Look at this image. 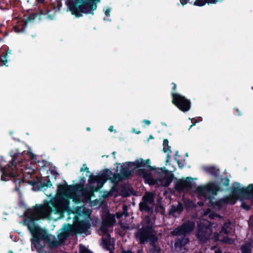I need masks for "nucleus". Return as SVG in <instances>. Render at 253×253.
I'll list each match as a JSON object with an SVG mask.
<instances>
[{
	"mask_svg": "<svg viewBox=\"0 0 253 253\" xmlns=\"http://www.w3.org/2000/svg\"><path fill=\"white\" fill-rule=\"evenodd\" d=\"M99 179V176L96 175H90L89 176L88 178V184L89 186L93 185V184H95L97 180Z\"/></svg>",
	"mask_w": 253,
	"mask_h": 253,
	"instance_id": "nucleus-37",
	"label": "nucleus"
},
{
	"mask_svg": "<svg viewBox=\"0 0 253 253\" xmlns=\"http://www.w3.org/2000/svg\"><path fill=\"white\" fill-rule=\"evenodd\" d=\"M83 167L81 168L80 171L81 172L86 171L87 172H89V171L88 170V168L86 166V164H84Z\"/></svg>",
	"mask_w": 253,
	"mask_h": 253,
	"instance_id": "nucleus-50",
	"label": "nucleus"
},
{
	"mask_svg": "<svg viewBox=\"0 0 253 253\" xmlns=\"http://www.w3.org/2000/svg\"><path fill=\"white\" fill-rule=\"evenodd\" d=\"M153 215V214H148L145 217L144 220L146 222V224H144V225H150L151 227H153V223L151 219V217Z\"/></svg>",
	"mask_w": 253,
	"mask_h": 253,
	"instance_id": "nucleus-38",
	"label": "nucleus"
},
{
	"mask_svg": "<svg viewBox=\"0 0 253 253\" xmlns=\"http://www.w3.org/2000/svg\"><path fill=\"white\" fill-rule=\"evenodd\" d=\"M138 174L142 176L144 178L147 179L150 177V174L145 169H139L137 170Z\"/></svg>",
	"mask_w": 253,
	"mask_h": 253,
	"instance_id": "nucleus-34",
	"label": "nucleus"
},
{
	"mask_svg": "<svg viewBox=\"0 0 253 253\" xmlns=\"http://www.w3.org/2000/svg\"><path fill=\"white\" fill-rule=\"evenodd\" d=\"M65 184L57 185V193L62 196H67L69 194L74 193L76 191H81L83 189V185L77 183L69 185L64 181Z\"/></svg>",
	"mask_w": 253,
	"mask_h": 253,
	"instance_id": "nucleus-9",
	"label": "nucleus"
},
{
	"mask_svg": "<svg viewBox=\"0 0 253 253\" xmlns=\"http://www.w3.org/2000/svg\"><path fill=\"white\" fill-rule=\"evenodd\" d=\"M241 206H242V208L243 209H246V210H247L248 211L250 210V209H251V207L249 205H248L247 204H246L245 203H242Z\"/></svg>",
	"mask_w": 253,
	"mask_h": 253,
	"instance_id": "nucleus-48",
	"label": "nucleus"
},
{
	"mask_svg": "<svg viewBox=\"0 0 253 253\" xmlns=\"http://www.w3.org/2000/svg\"><path fill=\"white\" fill-rule=\"evenodd\" d=\"M135 237L139 240L140 244L150 243L153 239L158 236L154 234V229L150 225H142L141 228L137 230L135 233Z\"/></svg>",
	"mask_w": 253,
	"mask_h": 253,
	"instance_id": "nucleus-7",
	"label": "nucleus"
},
{
	"mask_svg": "<svg viewBox=\"0 0 253 253\" xmlns=\"http://www.w3.org/2000/svg\"><path fill=\"white\" fill-rule=\"evenodd\" d=\"M253 246V242L252 241L245 243L240 248L241 253H252Z\"/></svg>",
	"mask_w": 253,
	"mask_h": 253,
	"instance_id": "nucleus-24",
	"label": "nucleus"
},
{
	"mask_svg": "<svg viewBox=\"0 0 253 253\" xmlns=\"http://www.w3.org/2000/svg\"><path fill=\"white\" fill-rule=\"evenodd\" d=\"M238 199V198L232 195L231 196L224 198L225 204L230 203L231 205H234Z\"/></svg>",
	"mask_w": 253,
	"mask_h": 253,
	"instance_id": "nucleus-31",
	"label": "nucleus"
},
{
	"mask_svg": "<svg viewBox=\"0 0 253 253\" xmlns=\"http://www.w3.org/2000/svg\"><path fill=\"white\" fill-rule=\"evenodd\" d=\"M139 210L142 212L147 213L148 214H154V207L149 206L148 203L140 202L139 204Z\"/></svg>",
	"mask_w": 253,
	"mask_h": 253,
	"instance_id": "nucleus-21",
	"label": "nucleus"
},
{
	"mask_svg": "<svg viewBox=\"0 0 253 253\" xmlns=\"http://www.w3.org/2000/svg\"><path fill=\"white\" fill-rule=\"evenodd\" d=\"M220 235L218 233H215L212 237V239L215 242H221V239H219Z\"/></svg>",
	"mask_w": 253,
	"mask_h": 253,
	"instance_id": "nucleus-44",
	"label": "nucleus"
},
{
	"mask_svg": "<svg viewBox=\"0 0 253 253\" xmlns=\"http://www.w3.org/2000/svg\"><path fill=\"white\" fill-rule=\"evenodd\" d=\"M122 212H124V215L125 216H128L127 213V207L126 205H124L123 207V211Z\"/></svg>",
	"mask_w": 253,
	"mask_h": 253,
	"instance_id": "nucleus-47",
	"label": "nucleus"
},
{
	"mask_svg": "<svg viewBox=\"0 0 253 253\" xmlns=\"http://www.w3.org/2000/svg\"><path fill=\"white\" fill-rule=\"evenodd\" d=\"M0 34H1L3 37L7 36L8 34L7 32V28L3 24H0Z\"/></svg>",
	"mask_w": 253,
	"mask_h": 253,
	"instance_id": "nucleus-36",
	"label": "nucleus"
},
{
	"mask_svg": "<svg viewBox=\"0 0 253 253\" xmlns=\"http://www.w3.org/2000/svg\"><path fill=\"white\" fill-rule=\"evenodd\" d=\"M122 253H135L133 252L131 250H128L127 251L123 250V251H122Z\"/></svg>",
	"mask_w": 253,
	"mask_h": 253,
	"instance_id": "nucleus-60",
	"label": "nucleus"
},
{
	"mask_svg": "<svg viewBox=\"0 0 253 253\" xmlns=\"http://www.w3.org/2000/svg\"><path fill=\"white\" fill-rule=\"evenodd\" d=\"M172 97V103L179 110L186 112L190 110L191 107V102L190 99L176 92H171Z\"/></svg>",
	"mask_w": 253,
	"mask_h": 253,
	"instance_id": "nucleus-8",
	"label": "nucleus"
},
{
	"mask_svg": "<svg viewBox=\"0 0 253 253\" xmlns=\"http://www.w3.org/2000/svg\"><path fill=\"white\" fill-rule=\"evenodd\" d=\"M236 110L237 112L238 113V116H241L242 115V114L241 113V111H240V110L239 109L237 108Z\"/></svg>",
	"mask_w": 253,
	"mask_h": 253,
	"instance_id": "nucleus-63",
	"label": "nucleus"
},
{
	"mask_svg": "<svg viewBox=\"0 0 253 253\" xmlns=\"http://www.w3.org/2000/svg\"><path fill=\"white\" fill-rule=\"evenodd\" d=\"M170 158V155L168 154L166 158V163H169V159Z\"/></svg>",
	"mask_w": 253,
	"mask_h": 253,
	"instance_id": "nucleus-61",
	"label": "nucleus"
},
{
	"mask_svg": "<svg viewBox=\"0 0 253 253\" xmlns=\"http://www.w3.org/2000/svg\"><path fill=\"white\" fill-rule=\"evenodd\" d=\"M90 227L91 224L88 220H80L74 223L75 231L79 234L86 233Z\"/></svg>",
	"mask_w": 253,
	"mask_h": 253,
	"instance_id": "nucleus-13",
	"label": "nucleus"
},
{
	"mask_svg": "<svg viewBox=\"0 0 253 253\" xmlns=\"http://www.w3.org/2000/svg\"><path fill=\"white\" fill-rule=\"evenodd\" d=\"M51 174L54 177L55 179H56L57 176L59 175L58 173L54 170L51 171Z\"/></svg>",
	"mask_w": 253,
	"mask_h": 253,
	"instance_id": "nucleus-52",
	"label": "nucleus"
},
{
	"mask_svg": "<svg viewBox=\"0 0 253 253\" xmlns=\"http://www.w3.org/2000/svg\"><path fill=\"white\" fill-rule=\"evenodd\" d=\"M207 3L206 0H196L194 4L196 6H202Z\"/></svg>",
	"mask_w": 253,
	"mask_h": 253,
	"instance_id": "nucleus-41",
	"label": "nucleus"
},
{
	"mask_svg": "<svg viewBox=\"0 0 253 253\" xmlns=\"http://www.w3.org/2000/svg\"><path fill=\"white\" fill-rule=\"evenodd\" d=\"M163 146L164 152L166 153L168 151L169 153L171 152L170 150V147L169 145V140L167 139H164Z\"/></svg>",
	"mask_w": 253,
	"mask_h": 253,
	"instance_id": "nucleus-35",
	"label": "nucleus"
},
{
	"mask_svg": "<svg viewBox=\"0 0 253 253\" xmlns=\"http://www.w3.org/2000/svg\"><path fill=\"white\" fill-rule=\"evenodd\" d=\"M58 238L60 241H62L64 242L67 238L66 236L62 233H60L58 235Z\"/></svg>",
	"mask_w": 253,
	"mask_h": 253,
	"instance_id": "nucleus-43",
	"label": "nucleus"
},
{
	"mask_svg": "<svg viewBox=\"0 0 253 253\" xmlns=\"http://www.w3.org/2000/svg\"><path fill=\"white\" fill-rule=\"evenodd\" d=\"M231 225V221L228 220V222H225L222 226L221 231L226 235L229 234L228 229L230 228Z\"/></svg>",
	"mask_w": 253,
	"mask_h": 253,
	"instance_id": "nucleus-33",
	"label": "nucleus"
},
{
	"mask_svg": "<svg viewBox=\"0 0 253 253\" xmlns=\"http://www.w3.org/2000/svg\"><path fill=\"white\" fill-rule=\"evenodd\" d=\"M27 183L32 186L33 189L41 190L44 187H48L52 186V183L49 179L43 178L41 176H36L35 178L32 180L27 181Z\"/></svg>",
	"mask_w": 253,
	"mask_h": 253,
	"instance_id": "nucleus-11",
	"label": "nucleus"
},
{
	"mask_svg": "<svg viewBox=\"0 0 253 253\" xmlns=\"http://www.w3.org/2000/svg\"><path fill=\"white\" fill-rule=\"evenodd\" d=\"M209 216L211 219H214L215 217L219 216V215L215 213L212 212L210 213Z\"/></svg>",
	"mask_w": 253,
	"mask_h": 253,
	"instance_id": "nucleus-51",
	"label": "nucleus"
},
{
	"mask_svg": "<svg viewBox=\"0 0 253 253\" xmlns=\"http://www.w3.org/2000/svg\"><path fill=\"white\" fill-rule=\"evenodd\" d=\"M174 187L176 190L178 191H183L185 190L183 179H179L175 184Z\"/></svg>",
	"mask_w": 253,
	"mask_h": 253,
	"instance_id": "nucleus-30",
	"label": "nucleus"
},
{
	"mask_svg": "<svg viewBox=\"0 0 253 253\" xmlns=\"http://www.w3.org/2000/svg\"><path fill=\"white\" fill-rule=\"evenodd\" d=\"M171 85H172V92H175L176 89V84L174 83H172Z\"/></svg>",
	"mask_w": 253,
	"mask_h": 253,
	"instance_id": "nucleus-53",
	"label": "nucleus"
},
{
	"mask_svg": "<svg viewBox=\"0 0 253 253\" xmlns=\"http://www.w3.org/2000/svg\"><path fill=\"white\" fill-rule=\"evenodd\" d=\"M119 175L124 180L128 179L132 175L134 169H130L131 168L126 164V163H123L121 167Z\"/></svg>",
	"mask_w": 253,
	"mask_h": 253,
	"instance_id": "nucleus-16",
	"label": "nucleus"
},
{
	"mask_svg": "<svg viewBox=\"0 0 253 253\" xmlns=\"http://www.w3.org/2000/svg\"><path fill=\"white\" fill-rule=\"evenodd\" d=\"M198 205L200 207H202L204 205V202L203 201H200L198 202Z\"/></svg>",
	"mask_w": 253,
	"mask_h": 253,
	"instance_id": "nucleus-62",
	"label": "nucleus"
},
{
	"mask_svg": "<svg viewBox=\"0 0 253 253\" xmlns=\"http://www.w3.org/2000/svg\"><path fill=\"white\" fill-rule=\"evenodd\" d=\"M19 155L20 153H15L12 154V152H11V162L6 166L0 168L2 173L1 180L6 181L8 179H12L13 182L15 184V190L17 191H20V184L25 182L23 175L21 176L22 174L21 169H19L17 168V164L20 163V161L16 162Z\"/></svg>",
	"mask_w": 253,
	"mask_h": 253,
	"instance_id": "nucleus-2",
	"label": "nucleus"
},
{
	"mask_svg": "<svg viewBox=\"0 0 253 253\" xmlns=\"http://www.w3.org/2000/svg\"><path fill=\"white\" fill-rule=\"evenodd\" d=\"M220 190L218 185L214 183L211 182L204 186H198L195 189V192L197 197L200 199H204L209 200V206L217 210H220L225 204L224 198H221L213 201L215 200L218 192Z\"/></svg>",
	"mask_w": 253,
	"mask_h": 253,
	"instance_id": "nucleus-3",
	"label": "nucleus"
},
{
	"mask_svg": "<svg viewBox=\"0 0 253 253\" xmlns=\"http://www.w3.org/2000/svg\"><path fill=\"white\" fill-rule=\"evenodd\" d=\"M101 0H67L66 4L73 15L77 17H82L84 14H94L97 3Z\"/></svg>",
	"mask_w": 253,
	"mask_h": 253,
	"instance_id": "nucleus-4",
	"label": "nucleus"
},
{
	"mask_svg": "<svg viewBox=\"0 0 253 253\" xmlns=\"http://www.w3.org/2000/svg\"><path fill=\"white\" fill-rule=\"evenodd\" d=\"M154 194L152 192H146L142 197L141 202L152 204L154 202Z\"/></svg>",
	"mask_w": 253,
	"mask_h": 253,
	"instance_id": "nucleus-23",
	"label": "nucleus"
},
{
	"mask_svg": "<svg viewBox=\"0 0 253 253\" xmlns=\"http://www.w3.org/2000/svg\"><path fill=\"white\" fill-rule=\"evenodd\" d=\"M110 13V9L109 8L106 9V10L105 11V14L106 16H109Z\"/></svg>",
	"mask_w": 253,
	"mask_h": 253,
	"instance_id": "nucleus-57",
	"label": "nucleus"
},
{
	"mask_svg": "<svg viewBox=\"0 0 253 253\" xmlns=\"http://www.w3.org/2000/svg\"><path fill=\"white\" fill-rule=\"evenodd\" d=\"M174 159L176 161L179 168L182 169L184 166V164L181 162H180L179 159H177V158H174Z\"/></svg>",
	"mask_w": 253,
	"mask_h": 253,
	"instance_id": "nucleus-45",
	"label": "nucleus"
},
{
	"mask_svg": "<svg viewBox=\"0 0 253 253\" xmlns=\"http://www.w3.org/2000/svg\"><path fill=\"white\" fill-rule=\"evenodd\" d=\"M156 180L153 179V178H151L150 179V182H149V183L150 184H152V185H154L156 183Z\"/></svg>",
	"mask_w": 253,
	"mask_h": 253,
	"instance_id": "nucleus-56",
	"label": "nucleus"
},
{
	"mask_svg": "<svg viewBox=\"0 0 253 253\" xmlns=\"http://www.w3.org/2000/svg\"><path fill=\"white\" fill-rule=\"evenodd\" d=\"M124 215V212H117L116 213V216L118 219H121Z\"/></svg>",
	"mask_w": 253,
	"mask_h": 253,
	"instance_id": "nucleus-49",
	"label": "nucleus"
},
{
	"mask_svg": "<svg viewBox=\"0 0 253 253\" xmlns=\"http://www.w3.org/2000/svg\"><path fill=\"white\" fill-rule=\"evenodd\" d=\"M114 184H117L119 181L123 180L122 177L119 175V173H113L111 179H110Z\"/></svg>",
	"mask_w": 253,
	"mask_h": 253,
	"instance_id": "nucleus-32",
	"label": "nucleus"
},
{
	"mask_svg": "<svg viewBox=\"0 0 253 253\" xmlns=\"http://www.w3.org/2000/svg\"><path fill=\"white\" fill-rule=\"evenodd\" d=\"M211 230L204 224L198 225V230L196 236L201 243H206L209 239L211 234Z\"/></svg>",
	"mask_w": 253,
	"mask_h": 253,
	"instance_id": "nucleus-10",
	"label": "nucleus"
},
{
	"mask_svg": "<svg viewBox=\"0 0 253 253\" xmlns=\"http://www.w3.org/2000/svg\"><path fill=\"white\" fill-rule=\"evenodd\" d=\"M29 155H30V158L33 160H35L37 159V156L36 155L33 154L32 153H30Z\"/></svg>",
	"mask_w": 253,
	"mask_h": 253,
	"instance_id": "nucleus-54",
	"label": "nucleus"
},
{
	"mask_svg": "<svg viewBox=\"0 0 253 253\" xmlns=\"http://www.w3.org/2000/svg\"><path fill=\"white\" fill-rule=\"evenodd\" d=\"M157 170L158 171L157 172H159V170H161L164 174V176L160 181L165 187H168L172 182L174 178V175L165 167L160 169H157Z\"/></svg>",
	"mask_w": 253,
	"mask_h": 253,
	"instance_id": "nucleus-15",
	"label": "nucleus"
},
{
	"mask_svg": "<svg viewBox=\"0 0 253 253\" xmlns=\"http://www.w3.org/2000/svg\"><path fill=\"white\" fill-rule=\"evenodd\" d=\"M218 0H206L208 3H216Z\"/></svg>",
	"mask_w": 253,
	"mask_h": 253,
	"instance_id": "nucleus-55",
	"label": "nucleus"
},
{
	"mask_svg": "<svg viewBox=\"0 0 253 253\" xmlns=\"http://www.w3.org/2000/svg\"><path fill=\"white\" fill-rule=\"evenodd\" d=\"M150 163L151 161L150 159L144 160L142 158H140L139 160H136L133 162H126V164L131 168L132 166H134L135 168L147 167L151 171L158 172L156 168L150 165Z\"/></svg>",
	"mask_w": 253,
	"mask_h": 253,
	"instance_id": "nucleus-12",
	"label": "nucleus"
},
{
	"mask_svg": "<svg viewBox=\"0 0 253 253\" xmlns=\"http://www.w3.org/2000/svg\"><path fill=\"white\" fill-rule=\"evenodd\" d=\"M105 181V180L102 178L101 176H99V179L97 180V182H96L97 183V186L94 185H91L89 186V190L91 192H97L98 189L101 188V187L102 186L104 182Z\"/></svg>",
	"mask_w": 253,
	"mask_h": 253,
	"instance_id": "nucleus-26",
	"label": "nucleus"
},
{
	"mask_svg": "<svg viewBox=\"0 0 253 253\" xmlns=\"http://www.w3.org/2000/svg\"><path fill=\"white\" fill-rule=\"evenodd\" d=\"M245 198L246 199H253V184H250L245 188Z\"/></svg>",
	"mask_w": 253,
	"mask_h": 253,
	"instance_id": "nucleus-27",
	"label": "nucleus"
},
{
	"mask_svg": "<svg viewBox=\"0 0 253 253\" xmlns=\"http://www.w3.org/2000/svg\"><path fill=\"white\" fill-rule=\"evenodd\" d=\"M27 26V22L24 20H19L14 24L11 30L16 33L19 34L24 32Z\"/></svg>",
	"mask_w": 253,
	"mask_h": 253,
	"instance_id": "nucleus-20",
	"label": "nucleus"
},
{
	"mask_svg": "<svg viewBox=\"0 0 253 253\" xmlns=\"http://www.w3.org/2000/svg\"><path fill=\"white\" fill-rule=\"evenodd\" d=\"M158 241L159 238L158 237L149 243V252L150 253H162V250L158 243Z\"/></svg>",
	"mask_w": 253,
	"mask_h": 253,
	"instance_id": "nucleus-19",
	"label": "nucleus"
},
{
	"mask_svg": "<svg viewBox=\"0 0 253 253\" xmlns=\"http://www.w3.org/2000/svg\"><path fill=\"white\" fill-rule=\"evenodd\" d=\"M184 203L186 208H191L193 205V202L190 200H186Z\"/></svg>",
	"mask_w": 253,
	"mask_h": 253,
	"instance_id": "nucleus-42",
	"label": "nucleus"
},
{
	"mask_svg": "<svg viewBox=\"0 0 253 253\" xmlns=\"http://www.w3.org/2000/svg\"><path fill=\"white\" fill-rule=\"evenodd\" d=\"M36 1L39 4L38 12L34 14V18L39 16V19H41V17L43 16L50 20H53L57 12L56 7L53 5L47 4L45 2V0H36Z\"/></svg>",
	"mask_w": 253,
	"mask_h": 253,
	"instance_id": "nucleus-6",
	"label": "nucleus"
},
{
	"mask_svg": "<svg viewBox=\"0 0 253 253\" xmlns=\"http://www.w3.org/2000/svg\"><path fill=\"white\" fill-rule=\"evenodd\" d=\"M203 169L205 172L215 177H218L220 174L219 169L213 166L205 167Z\"/></svg>",
	"mask_w": 253,
	"mask_h": 253,
	"instance_id": "nucleus-22",
	"label": "nucleus"
},
{
	"mask_svg": "<svg viewBox=\"0 0 253 253\" xmlns=\"http://www.w3.org/2000/svg\"><path fill=\"white\" fill-rule=\"evenodd\" d=\"M192 180H193V178L191 177H187L185 179H183L185 189H191L192 188L195 183L192 181Z\"/></svg>",
	"mask_w": 253,
	"mask_h": 253,
	"instance_id": "nucleus-29",
	"label": "nucleus"
},
{
	"mask_svg": "<svg viewBox=\"0 0 253 253\" xmlns=\"http://www.w3.org/2000/svg\"><path fill=\"white\" fill-rule=\"evenodd\" d=\"M183 206L180 202H178L177 206L172 205L169 211V214L173 215L174 213H178L180 214L183 211Z\"/></svg>",
	"mask_w": 253,
	"mask_h": 253,
	"instance_id": "nucleus-25",
	"label": "nucleus"
},
{
	"mask_svg": "<svg viewBox=\"0 0 253 253\" xmlns=\"http://www.w3.org/2000/svg\"><path fill=\"white\" fill-rule=\"evenodd\" d=\"M245 188H240V184L238 182L232 184L231 188L232 195L237 198L243 197L245 198Z\"/></svg>",
	"mask_w": 253,
	"mask_h": 253,
	"instance_id": "nucleus-17",
	"label": "nucleus"
},
{
	"mask_svg": "<svg viewBox=\"0 0 253 253\" xmlns=\"http://www.w3.org/2000/svg\"><path fill=\"white\" fill-rule=\"evenodd\" d=\"M214 253H222V251L220 249H217L215 251Z\"/></svg>",
	"mask_w": 253,
	"mask_h": 253,
	"instance_id": "nucleus-64",
	"label": "nucleus"
},
{
	"mask_svg": "<svg viewBox=\"0 0 253 253\" xmlns=\"http://www.w3.org/2000/svg\"><path fill=\"white\" fill-rule=\"evenodd\" d=\"M44 209L43 205H36L35 207L36 212L26 213L25 222H27L28 228L33 236V238L31 239L32 250L33 248H35L38 251H41L45 247L46 244L50 249L57 248L60 245L59 241L57 240L55 236H53V240L52 241L51 239L52 235L35 223L36 221L42 218Z\"/></svg>",
	"mask_w": 253,
	"mask_h": 253,
	"instance_id": "nucleus-1",
	"label": "nucleus"
},
{
	"mask_svg": "<svg viewBox=\"0 0 253 253\" xmlns=\"http://www.w3.org/2000/svg\"><path fill=\"white\" fill-rule=\"evenodd\" d=\"M221 182H222V185L225 187H228L229 185L230 180L227 177H224L220 179Z\"/></svg>",
	"mask_w": 253,
	"mask_h": 253,
	"instance_id": "nucleus-40",
	"label": "nucleus"
},
{
	"mask_svg": "<svg viewBox=\"0 0 253 253\" xmlns=\"http://www.w3.org/2000/svg\"><path fill=\"white\" fill-rule=\"evenodd\" d=\"M113 174V172L108 169H106L103 170L102 173L100 175L105 181L107 180H110Z\"/></svg>",
	"mask_w": 253,
	"mask_h": 253,
	"instance_id": "nucleus-28",
	"label": "nucleus"
},
{
	"mask_svg": "<svg viewBox=\"0 0 253 253\" xmlns=\"http://www.w3.org/2000/svg\"><path fill=\"white\" fill-rule=\"evenodd\" d=\"M221 242L229 245H232L234 244V241L232 238H231L228 236H225L223 237L222 240H221Z\"/></svg>",
	"mask_w": 253,
	"mask_h": 253,
	"instance_id": "nucleus-39",
	"label": "nucleus"
},
{
	"mask_svg": "<svg viewBox=\"0 0 253 253\" xmlns=\"http://www.w3.org/2000/svg\"><path fill=\"white\" fill-rule=\"evenodd\" d=\"M12 54V50L9 49H4L3 51H0V65L8 66L6 64L8 61L10 60L9 55Z\"/></svg>",
	"mask_w": 253,
	"mask_h": 253,
	"instance_id": "nucleus-18",
	"label": "nucleus"
},
{
	"mask_svg": "<svg viewBox=\"0 0 253 253\" xmlns=\"http://www.w3.org/2000/svg\"><path fill=\"white\" fill-rule=\"evenodd\" d=\"M143 122L147 126H149L151 124V122L148 120H144Z\"/></svg>",
	"mask_w": 253,
	"mask_h": 253,
	"instance_id": "nucleus-59",
	"label": "nucleus"
},
{
	"mask_svg": "<svg viewBox=\"0 0 253 253\" xmlns=\"http://www.w3.org/2000/svg\"><path fill=\"white\" fill-rule=\"evenodd\" d=\"M116 221L114 215L112 214H108L103 219L100 226V230L104 233H107L108 228L113 226Z\"/></svg>",
	"mask_w": 253,
	"mask_h": 253,
	"instance_id": "nucleus-14",
	"label": "nucleus"
},
{
	"mask_svg": "<svg viewBox=\"0 0 253 253\" xmlns=\"http://www.w3.org/2000/svg\"><path fill=\"white\" fill-rule=\"evenodd\" d=\"M195 226V223L193 221L187 220L171 232L173 236H183L181 238L175 239L174 243L175 248L180 249L189 242V238L186 237V236L193 231Z\"/></svg>",
	"mask_w": 253,
	"mask_h": 253,
	"instance_id": "nucleus-5",
	"label": "nucleus"
},
{
	"mask_svg": "<svg viewBox=\"0 0 253 253\" xmlns=\"http://www.w3.org/2000/svg\"><path fill=\"white\" fill-rule=\"evenodd\" d=\"M189 0H180V3L182 5H184L187 3Z\"/></svg>",
	"mask_w": 253,
	"mask_h": 253,
	"instance_id": "nucleus-58",
	"label": "nucleus"
},
{
	"mask_svg": "<svg viewBox=\"0 0 253 253\" xmlns=\"http://www.w3.org/2000/svg\"><path fill=\"white\" fill-rule=\"evenodd\" d=\"M122 195L124 197H126L129 195L127 193V190L126 189V188L124 187L122 190Z\"/></svg>",
	"mask_w": 253,
	"mask_h": 253,
	"instance_id": "nucleus-46",
	"label": "nucleus"
}]
</instances>
